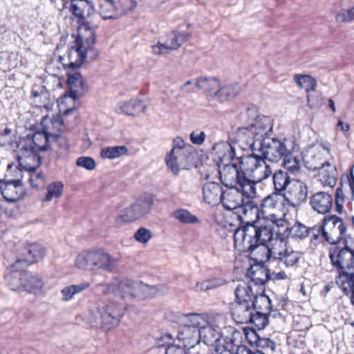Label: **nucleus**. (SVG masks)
Returning <instances> with one entry per match:
<instances>
[{
	"label": "nucleus",
	"mask_w": 354,
	"mask_h": 354,
	"mask_svg": "<svg viewBox=\"0 0 354 354\" xmlns=\"http://www.w3.org/2000/svg\"><path fill=\"white\" fill-rule=\"evenodd\" d=\"M233 236L234 247L241 252H249L257 261L273 258L286 267H292L301 257V253L288 246L283 238H273L272 226L259 225L254 221H248L245 225L237 227Z\"/></svg>",
	"instance_id": "obj_1"
},
{
	"label": "nucleus",
	"mask_w": 354,
	"mask_h": 354,
	"mask_svg": "<svg viewBox=\"0 0 354 354\" xmlns=\"http://www.w3.org/2000/svg\"><path fill=\"white\" fill-rule=\"evenodd\" d=\"M45 255V248L37 243L15 244L7 250L3 264L6 271L5 279L10 288L30 293L41 290L44 284L41 277L25 269L42 260Z\"/></svg>",
	"instance_id": "obj_2"
},
{
	"label": "nucleus",
	"mask_w": 354,
	"mask_h": 354,
	"mask_svg": "<svg viewBox=\"0 0 354 354\" xmlns=\"http://www.w3.org/2000/svg\"><path fill=\"white\" fill-rule=\"evenodd\" d=\"M221 179L227 187L239 185L248 197L257 195L256 185L268 178L272 169L263 158L255 153L246 156L238 162L219 164Z\"/></svg>",
	"instance_id": "obj_3"
},
{
	"label": "nucleus",
	"mask_w": 354,
	"mask_h": 354,
	"mask_svg": "<svg viewBox=\"0 0 354 354\" xmlns=\"http://www.w3.org/2000/svg\"><path fill=\"white\" fill-rule=\"evenodd\" d=\"M69 10L77 19V35L72 34L75 38L71 47L69 59L71 62L68 68H80L85 62L88 53H92L93 58L98 56L94 45L96 41V34L93 27L85 21V17H89L94 12V5L88 0H70Z\"/></svg>",
	"instance_id": "obj_4"
},
{
	"label": "nucleus",
	"mask_w": 354,
	"mask_h": 354,
	"mask_svg": "<svg viewBox=\"0 0 354 354\" xmlns=\"http://www.w3.org/2000/svg\"><path fill=\"white\" fill-rule=\"evenodd\" d=\"M234 293L236 302L231 311L233 319L238 324H250L258 330L264 329L269 324L270 298L254 293L245 282L237 286Z\"/></svg>",
	"instance_id": "obj_5"
},
{
	"label": "nucleus",
	"mask_w": 354,
	"mask_h": 354,
	"mask_svg": "<svg viewBox=\"0 0 354 354\" xmlns=\"http://www.w3.org/2000/svg\"><path fill=\"white\" fill-rule=\"evenodd\" d=\"M239 189V185L230 187L223 192L221 203L227 210H236L239 219L243 221V216L252 218L259 216V209L257 204Z\"/></svg>",
	"instance_id": "obj_6"
},
{
	"label": "nucleus",
	"mask_w": 354,
	"mask_h": 354,
	"mask_svg": "<svg viewBox=\"0 0 354 354\" xmlns=\"http://www.w3.org/2000/svg\"><path fill=\"white\" fill-rule=\"evenodd\" d=\"M115 264L116 260L103 250L83 251L75 259V266L85 270L103 269L111 272Z\"/></svg>",
	"instance_id": "obj_7"
},
{
	"label": "nucleus",
	"mask_w": 354,
	"mask_h": 354,
	"mask_svg": "<svg viewBox=\"0 0 354 354\" xmlns=\"http://www.w3.org/2000/svg\"><path fill=\"white\" fill-rule=\"evenodd\" d=\"M178 321L180 326L177 338L183 342L184 346L193 347L198 344V328L206 323L205 316L197 313L183 314Z\"/></svg>",
	"instance_id": "obj_8"
},
{
	"label": "nucleus",
	"mask_w": 354,
	"mask_h": 354,
	"mask_svg": "<svg viewBox=\"0 0 354 354\" xmlns=\"http://www.w3.org/2000/svg\"><path fill=\"white\" fill-rule=\"evenodd\" d=\"M295 144L293 141L283 138L278 139L274 138H268L259 145V150L261 155H259L263 161L266 160L278 162L289 153H292L295 151Z\"/></svg>",
	"instance_id": "obj_9"
},
{
	"label": "nucleus",
	"mask_w": 354,
	"mask_h": 354,
	"mask_svg": "<svg viewBox=\"0 0 354 354\" xmlns=\"http://www.w3.org/2000/svg\"><path fill=\"white\" fill-rule=\"evenodd\" d=\"M88 90V86L85 79L80 73L73 74L68 73V100L73 102V107H68V118L73 117L74 121L71 127L77 126L80 122V118L77 114L73 115L74 110L78 109L81 104V98L84 97Z\"/></svg>",
	"instance_id": "obj_10"
},
{
	"label": "nucleus",
	"mask_w": 354,
	"mask_h": 354,
	"mask_svg": "<svg viewBox=\"0 0 354 354\" xmlns=\"http://www.w3.org/2000/svg\"><path fill=\"white\" fill-rule=\"evenodd\" d=\"M329 258L333 266L339 271V277H344L347 280V277L354 273V251L348 246H331Z\"/></svg>",
	"instance_id": "obj_11"
},
{
	"label": "nucleus",
	"mask_w": 354,
	"mask_h": 354,
	"mask_svg": "<svg viewBox=\"0 0 354 354\" xmlns=\"http://www.w3.org/2000/svg\"><path fill=\"white\" fill-rule=\"evenodd\" d=\"M125 306L118 301H110L100 307L94 315L96 326H100L105 330L117 326L124 313Z\"/></svg>",
	"instance_id": "obj_12"
},
{
	"label": "nucleus",
	"mask_w": 354,
	"mask_h": 354,
	"mask_svg": "<svg viewBox=\"0 0 354 354\" xmlns=\"http://www.w3.org/2000/svg\"><path fill=\"white\" fill-rule=\"evenodd\" d=\"M241 118L248 122L257 141L262 142L269 138L268 136L273 128V120L271 117L257 115L254 108H248L241 113Z\"/></svg>",
	"instance_id": "obj_13"
},
{
	"label": "nucleus",
	"mask_w": 354,
	"mask_h": 354,
	"mask_svg": "<svg viewBox=\"0 0 354 354\" xmlns=\"http://www.w3.org/2000/svg\"><path fill=\"white\" fill-rule=\"evenodd\" d=\"M66 97V91H65L57 98V102L59 106V113L54 115L52 118L48 115L43 117L40 126L43 127L51 136L52 140L58 142L59 138L62 136L66 130V124L64 122V115H66V107H65V99Z\"/></svg>",
	"instance_id": "obj_14"
},
{
	"label": "nucleus",
	"mask_w": 354,
	"mask_h": 354,
	"mask_svg": "<svg viewBox=\"0 0 354 354\" xmlns=\"http://www.w3.org/2000/svg\"><path fill=\"white\" fill-rule=\"evenodd\" d=\"M154 204L150 196H143L135 200L131 206L122 211L116 218L118 224L132 222L150 213Z\"/></svg>",
	"instance_id": "obj_15"
},
{
	"label": "nucleus",
	"mask_w": 354,
	"mask_h": 354,
	"mask_svg": "<svg viewBox=\"0 0 354 354\" xmlns=\"http://www.w3.org/2000/svg\"><path fill=\"white\" fill-rule=\"evenodd\" d=\"M319 227L326 241L333 245L343 238L346 239V225L341 218L335 215L325 216L323 225Z\"/></svg>",
	"instance_id": "obj_16"
},
{
	"label": "nucleus",
	"mask_w": 354,
	"mask_h": 354,
	"mask_svg": "<svg viewBox=\"0 0 354 354\" xmlns=\"http://www.w3.org/2000/svg\"><path fill=\"white\" fill-rule=\"evenodd\" d=\"M138 281L129 279H115L110 284L101 285L104 294L113 292L115 296L122 298L136 297L139 293L137 288Z\"/></svg>",
	"instance_id": "obj_17"
},
{
	"label": "nucleus",
	"mask_w": 354,
	"mask_h": 354,
	"mask_svg": "<svg viewBox=\"0 0 354 354\" xmlns=\"http://www.w3.org/2000/svg\"><path fill=\"white\" fill-rule=\"evenodd\" d=\"M229 140L236 145L238 149L241 150L242 153L248 149H251L252 152L258 151L259 145L261 144L254 138V134L250 127H239L234 133L230 136Z\"/></svg>",
	"instance_id": "obj_18"
},
{
	"label": "nucleus",
	"mask_w": 354,
	"mask_h": 354,
	"mask_svg": "<svg viewBox=\"0 0 354 354\" xmlns=\"http://www.w3.org/2000/svg\"><path fill=\"white\" fill-rule=\"evenodd\" d=\"M330 149L322 145L308 149L302 157L305 167L312 171L320 169L328 162L326 156L329 155Z\"/></svg>",
	"instance_id": "obj_19"
},
{
	"label": "nucleus",
	"mask_w": 354,
	"mask_h": 354,
	"mask_svg": "<svg viewBox=\"0 0 354 354\" xmlns=\"http://www.w3.org/2000/svg\"><path fill=\"white\" fill-rule=\"evenodd\" d=\"M282 196L289 205L297 207L306 201L308 187L304 182L293 180Z\"/></svg>",
	"instance_id": "obj_20"
},
{
	"label": "nucleus",
	"mask_w": 354,
	"mask_h": 354,
	"mask_svg": "<svg viewBox=\"0 0 354 354\" xmlns=\"http://www.w3.org/2000/svg\"><path fill=\"white\" fill-rule=\"evenodd\" d=\"M38 152L34 150L30 145H24L19 143L17 155L19 167L27 171L37 169L41 164V158Z\"/></svg>",
	"instance_id": "obj_21"
},
{
	"label": "nucleus",
	"mask_w": 354,
	"mask_h": 354,
	"mask_svg": "<svg viewBox=\"0 0 354 354\" xmlns=\"http://www.w3.org/2000/svg\"><path fill=\"white\" fill-rule=\"evenodd\" d=\"M214 148L218 149L216 153L220 163L238 162L241 160V158H245L247 156L242 153L241 150L238 149L236 145L231 141L217 144Z\"/></svg>",
	"instance_id": "obj_22"
},
{
	"label": "nucleus",
	"mask_w": 354,
	"mask_h": 354,
	"mask_svg": "<svg viewBox=\"0 0 354 354\" xmlns=\"http://www.w3.org/2000/svg\"><path fill=\"white\" fill-rule=\"evenodd\" d=\"M310 205L315 212L318 214H326L330 212L332 209L333 198L328 192H317L311 196Z\"/></svg>",
	"instance_id": "obj_23"
},
{
	"label": "nucleus",
	"mask_w": 354,
	"mask_h": 354,
	"mask_svg": "<svg viewBox=\"0 0 354 354\" xmlns=\"http://www.w3.org/2000/svg\"><path fill=\"white\" fill-rule=\"evenodd\" d=\"M51 139V136L44 128L40 126L39 129L36 131L30 138L24 139L20 143L24 145H30L34 150L41 151L48 149Z\"/></svg>",
	"instance_id": "obj_24"
},
{
	"label": "nucleus",
	"mask_w": 354,
	"mask_h": 354,
	"mask_svg": "<svg viewBox=\"0 0 354 354\" xmlns=\"http://www.w3.org/2000/svg\"><path fill=\"white\" fill-rule=\"evenodd\" d=\"M0 190L3 198L10 202L18 201L22 194V183L20 179L5 181Z\"/></svg>",
	"instance_id": "obj_25"
},
{
	"label": "nucleus",
	"mask_w": 354,
	"mask_h": 354,
	"mask_svg": "<svg viewBox=\"0 0 354 354\" xmlns=\"http://www.w3.org/2000/svg\"><path fill=\"white\" fill-rule=\"evenodd\" d=\"M220 81L215 77H199L196 80V87L202 90L210 99L216 100Z\"/></svg>",
	"instance_id": "obj_26"
},
{
	"label": "nucleus",
	"mask_w": 354,
	"mask_h": 354,
	"mask_svg": "<svg viewBox=\"0 0 354 354\" xmlns=\"http://www.w3.org/2000/svg\"><path fill=\"white\" fill-rule=\"evenodd\" d=\"M224 190L218 183L207 182L203 187V197L209 205H216L221 201Z\"/></svg>",
	"instance_id": "obj_27"
},
{
	"label": "nucleus",
	"mask_w": 354,
	"mask_h": 354,
	"mask_svg": "<svg viewBox=\"0 0 354 354\" xmlns=\"http://www.w3.org/2000/svg\"><path fill=\"white\" fill-rule=\"evenodd\" d=\"M293 180L290 178L288 171L282 169L274 171L272 174L274 194L282 196Z\"/></svg>",
	"instance_id": "obj_28"
},
{
	"label": "nucleus",
	"mask_w": 354,
	"mask_h": 354,
	"mask_svg": "<svg viewBox=\"0 0 354 354\" xmlns=\"http://www.w3.org/2000/svg\"><path fill=\"white\" fill-rule=\"evenodd\" d=\"M221 332L209 325L206 320L205 324H201L198 328V339L206 345L212 346L221 337Z\"/></svg>",
	"instance_id": "obj_29"
},
{
	"label": "nucleus",
	"mask_w": 354,
	"mask_h": 354,
	"mask_svg": "<svg viewBox=\"0 0 354 354\" xmlns=\"http://www.w3.org/2000/svg\"><path fill=\"white\" fill-rule=\"evenodd\" d=\"M287 231L288 235L292 238L303 239L308 235L313 234L316 239L317 234L320 233V227L309 228L299 222H296L292 226L287 227Z\"/></svg>",
	"instance_id": "obj_30"
},
{
	"label": "nucleus",
	"mask_w": 354,
	"mask_h": 354,
	"mask_svg": "<svg viewBox=\"0 0 354 354\" xmlns=\"http://www.w3.org/2000/svg\"><path fill=\"white\" fill-rule=\"evenodd\" d=\"M337 171L335 165L328 162L319 169V177L324 187H333L337 180Z\"/></svg>",
	"instance_id": "obj_31"
},
{
	"label": "nucleus",
	"mask_w": 354,
	"mask_h": 354,
	"mask_svg": "<svg viewBox=\"0 0 354 354\" xmlns=\"http://www.w3.org/2000/svg\"><path fill=\"white\" fill-rule=\"evenodd\" d=\"M145 109V106L142 101L138 99H132L129 101L119 103L116 107V111L128 115H135Z\"/></svg>",
	"instance_id": "obj_32"
},
{
	"label": "nucleus",
	"mask_w": 354,
	"mask_h": 354,
	"mask_svg": "<svg viewBox=\"0 0 354 354\" xmlns=\"http://www.w3.org/2000/svg\"><path fill=\"white\" fill-rule=\"evenodd\" d=\"M241 88L237 83L228 84L225 86L219 84L216 101L224 102L236 97L240 93Z\"/></svg>",
	"instance_id": "obj_33"
},
{
	"label": "nucleus",
	"mask_w": 354,
	"mask_h": 354,
	"mask_svg": "<svg viewBox=\"0 0 354 354\" xmlns=\"http://www.w3.org/2000/svg\"><path fill=\"white\" fill-rule=\"evenodd\" d=\"M137 288L139 292L137 296H142L146 298L162 295L167 291V288L165 285L149 286L141 281H138Z\"/></svg>",
	"instance_id": "obj_34"
},
{
	"label": "nucleus",
	"mask_w": 354,
	"mask_h": 354,
	"mask_svg": "<svg viewBox=\"0 0 354 354\" xmlns=\"http://www.w3.org/2000/svg\"><path fill=\"white\" fill-rule=\"evenodd\" d=\"M64 184L61 181L50 183L46 187V193L41 198L42 202H50L59 198L64 192Z\"/></svg>",
	"instance_id": "obj_35"
},
{
	"label": "nucleus",
	"mask_w": 354,
	"mask_h": 354,
	"mask_svg": "<svg viewBox=\"0 0 354 354\" xmlns=\"http://www.w3.org/2000/svg\"><path fill=\"white\" fill-rule=\"evenodd\" d=\"M277 196V195L273 193L271 195L267 196L262 200L260 207H259V216H254L256 218L259 219L261 217L265 218L272 215L269 212L270 210L274 209L277 205V201L275 199Z\"/></svg>",
	"instance_id": "obj_36"
},
{
	"label": "nucleus",
	"mask_w": 354,
	"mask_h": 354,
	"mask_svg": "<svg viewBox=\"0 0 354 354\" xmlns=\"http://www.w3.org/2000/svg\"><path fill=\"white\" fill-rule=\"evenodd\" d=\"M270 279V270L263 267H259L257 268V270L253 273L251 280L245 283L250 285L251 290L253 291V286H263L266 282Z\"/></svg>",
	"instance_id": "obj_37"
},
{
	"label": "nucleus",
	"mask_w": 354,
	"mask_h": 354,
	"mask_svg": "<svg viewBox=\"0 0 354 354\" xmlns=\"http://www.w3.org/2000/svg\"><path fill=\"white\" fill-rule=\"evenodd\" d=\"M189 37L190 34L187 32L178 33L176 31H174L168 35L166 44L169 50H176L178 49L182 44L185 42Z\"/></svg>",
	"instance_id": "obj_38"
},
{
	"label": "nucleus",
	"mask_w": 354,
	"mask_h": 354,
	"mask_svg": "<svg viewBox=\"0 0 354 354\" xmlns=\"http://www.w3.org/2000/svg\"><path fill=\"white\" fill-rule=\"evenodd\" d=\"M99 14L103 19H115L118 17L113 0H101L99 4Z\"/></svg>",
	"instance_id": "obj_39"
},
{
	"label": "nucleus",
	"mask_w": 354,
	"mask_h": 354,
	"mask_svg": "<svg viewBox=\"0 0 354 354\" xmlns=\"http://www.w3.org/2000/svg\"><path fill=\"white\" fill-rule=\"evenodd\" d=\"M173 216L175 219L185 225L201 223L199 218L196 215L192 214L189 210L183 208L176 210L173 214Z\"/></svg>",
	"instance_id": "obj_40"
},
{
	"label": "nucleus",
	"mask_w": 354,
	"mask_h": 354,
	"mask_svg": "<svg viewBox=\"0 0 354 354\" xmlns=\"http://www.w3.org/2000/svg\"><path fill=\"white\" fill-rule=\"evenodd\" d=\"M128 149L125 146L106 147L101 149L100 156L104 159H115L127 154Z\"/></svg>",
	"instance_id": "obj_41"
},
{
	"label": "nucleus",
	"mask_w": 354,
	"mask_h": 354,
	"mask_svg": "<svg viewBox=\"0 0 354 354\" xmlns=\"http://www.w3.org/2000/svg\"><path fill=\"white\" fill-rule=\"evenodd\" d=\"M29 173L28 182L33 188L40 189L46 185V176L44 172L37 169L28 171Z\"/></svg>",
	"instance_id": "obj_42"
},
{
	"label": "nucleus",
	"mask_w": 354,
	"mask_h": 354,
	"mask_svg": "<svg viewBox=\"0 0 354 354\" xmlns=\"http://www.w3.org/2000/svg\"><path fill=\"white\" fill-rule=\"evenodd\" d=\"M293 80L301 88H304L307 93L315 89L317 82L315 78L306 75H295Z\"/></svg>",
	"instance_id": "obj_43"
},
{
	"label": "nucleus",
	"mask_w": 354,
	"mask_h": 354,
	"mask_svg": "<svg viewBox=\"0 0 354 354\" xmlns=\"http://www.w3.org/2000/svg\"><path fill=\"white\" fill-rule=\"evenodd\" d=\"M283 166L287 171L292 174L299 172L301 167L300 160L298 157L293 156L292 153L284 156L282 158Z\"/></svg>",
	"instance_id": "obj_44"
},
{
	"label": "nucleus",
	"mask_w": 354,
	"mask_h": 354,
	"mask_svg": "<svg viewBox=\"0 0 354 354\" xmlns=\"http://www.w3.org/2000/svg\"><path fill=\"white\" fill-rule=\"evenodd\" d=\"M277 347L275 342L268 337H261L257 346V352L273 354Z\"/></svg>",
	"instance_id": "obj_45"
},
{
	"label": "nucleus",
	"mask_w": 354,
	"mask_h": 354,
	"mask_svg": "<svg viewBox=\"0 0 354 354\" xmlns=\"http://www.w3.org/2000/svg\"><path fill=\"white\" fill-rule=\"evenodd\" d=\"M183 154L174 153L171 155V151L169 154L166 157L167 166L171 170L174 174L177 175L179 172L178 165L183 159Z\"/></svg>",
	"instance_id": "obj_46"
},
{
	"label": "nucleus",
	"mask_w": 354,
	"mask_h": 354,
	"mask_svg": "<svg viewBox=\"0 0 354 354\" xmlns=\"http://www.w3.org/2000/svg\"><path fill=\"white\" fill-rule=\"evenodd\" d=\"M225 342L226 345H217L212 354H234V339L232 337H227Z\"/></svg>",
	"instance_id": "obj_47"
},
{
	"label": "nucleus",
	"mask_w": 354,
	"mask_h": 354,
	"mask_svg": "<svg viewBox=\"0 0 354 354\" xmlns=\"http://www.w3.org/2000/svg\"><path fill=\"white\" fill-rule=\"evenodd\" d=\"M224 284L222 279H213L209 280L198 282L196 285L197 290L206 291L216 288Z\"/></svg>",
	"instance_id": "obj_48"
},
{
	"label": "nucleus",
	"mask_w": 354,
	"mask_h": 354,
	"mask_svg": "<svg viewBox=\"0 0 354 354\" xmlns=\"http://www.w3.org/2000/svg\"><path fill=\"white\" fill-rule=\"evenodd\" d=\"M346 201L344 185L341 184L336 189L335 204L336 212L341 214L343 212L344 203Z\"/></svg>",
	"instance_id": "obj_49"
},
{
	"label": "nucleus",
	"mask_w": 354,
	"mask_h": 354,
	"mask_svg": "<svg viewBox=\"0 0 354 354\" xmlns=\"http://www.w3.org/2000/svg\"><path fill=\"white\" fill-rule=\"evenodd\" d=\"M342 289L345 295L350 296L351 303L354 306V273L347 277V280L342 281Z\"/></svg>",
	"instance_id": "obj_50"
},
{
	"label": "nucleus",
	"mask_w": 354,
	"mask_h": 354,
	"mask_svg": "<svg viewBox=\"0 0 354 354\" xmlns=\"http://www.w3.org/2000/svg\"><path fill=\"white\" fill-rule=\"evenodd\" d=\"M76 165L87 170H93L96 167L95 160L88 156H81L78 158L76 161Z\"/></svg>",
	"instance_id": "obj_51"
},
{
	"label": "nucleus",
	"mask_w": 354,
	"mask_h": 354,
	"mask_svg": "<svg viewBox=\"0 0 354 354\" xmlns=\"http://www.w3.org/2000/svg\"><path fill=\"white\" fill-rule=\"evenodd\" d=\"M89 286L90 283L88 282H82L77 285L68 286V300L72 299L75 295L86 290Z\"/></svg>",
	"instance_id": "obj_52"
},
{
	"label": "nucleus",
	"mask_w": 354,
	"mask_h": 354,
	"mask_svg": "<svg viewBox=\"0 0 354 354\" xmlns=\"http://www.w3.org/2000/svg\"><path fill=\"white\" fill-rule=\"evenodd\" d=\"M134 239L140 243H147L151 237V232L150 230L140 227L134 234Z\"/></svg>",
	"instance_id": "obj_53"
},
{
	"label": "nucleus",
	"mask_w": 354,
	"mask_h": 354,
	"mask_svg": "<svg viewBox=\"0 0 354 354\" xmlns=\"http://www.w3.org/2000/svg\"><path fill=\"white\" fill-rule=\"evenodd\" d=\"M338 21L349 22L354 20V10L353 7L348 10H341L336 16Z\"/></svg>",
	"instance_id": "obj_54"
},
{
	"label": "nucleus",
	"mask_w": 354,
	"mask_h": 354,
	"mask_svg": "<svg viewBox=\"0 0 354 354\" xmlns=\"http://www.w3.org/2000/svg\"><path fill=\"white\" fill-rule=\"evenodd\" d=\"M348 183L344 186L346 201L350 202L354 198V176L351 173V178L348 180Z\"/></svg>",
	"instance_id": "obj_55"
},
{
	"label": "nucleus",
	"mask_w": 354,
	"mask_h": 354,
	"mask_svg": "<svg viewBox=\"0 0 354 354\" xmlns=\"http://www.w3.org/2000/svg\"><path fill=\"white\" fill-rule=\"evenodd\" d=\"M308 105L311 109L317 108L322 104V98L317 93L308 94L307 96Z\"/></svg>",
	"instance_id": "obj_56"
},
{
	"label": "nucleus",
	"mask_w": 354,
	"mask_h": 354,
	"mask_svg": "<svg viewBox=\"0 0 354 354\" xmlns=\"http://www.w3.org/2000/svg\"><path fill=\"white\" fill-rule=\"evenodd\" d=\"M186 346L176 344H169L165 349V354H187Z\"/></svg>",
	"instance_id": "obj_57"
},
{
	"label": "nucleus",
	"mask_w": 354,
	"mask_h": 354,
	"mask_svg": "<svg viewBox=\"0 0 354 354\" xmlns=\"http://www.w3.org/2000/svg\"><path fill=\"white\" fill-rule=\"evenodd\" d=\"M173 145L174 147L171 150V155H173L174 153H180L184 155L183 148L185 146V142L182 138H180V137L174 138L173 140Z\"/></svg>",
	"instance_id": "obj_58"
},
{
	"label": "nucleus",
	"mask_w": 354,
	"mask_h": 354,
	"mask_svg": "<svg viewBox=\"0 0 354 354\" xmlns=\"http://www.w3.org/2000/svg\"><path fill=\"white\" fill-rule=\"evenodd\" d=\"M206 135L204 131L200 133L192 132L190 134V140L194 145H202L205 139Z\"/></svg>",
	"instance_id": "obj_59"
},
{
	"label": "nucleus",
	"mask_w": 354,
	"mask_h": 354,
	"mask_svg": "<svg viewBox=\"0 0 354 354\" xmlns=\"http://www.w3.org/2000/svg\"><path fill=\"white\" fill-rule=\"evenodd\" d=\"M245 337L250 345H254L255 346H257L261 338L254 329H251L249 332H245Z\"/></svg>",
	"instance_id": "obj_60"
},
{
	"label": "nucleus",
	"mask_w": 354,
	"mask_h": 354,
	"mask_svg": "<svg viewBox=\"0 0 354 354\" xmlns=\"http://www.w3.org/2000/svg\"><path fill=\"white\" fill-rule=\"evenodd\" d=\"M196 82L188 80L181 87L180 91L183 94H188L196 91Z\"/></svg>",
	"instance_id": "obj_61"
},
{
	"label": "nucleus",
	"mask_w": 354,
	"mask_h": 354,
	"mask_svg": "<svg viewBox=\"0 0 354 354\" xmlns=\"http://www.w3.org/2000/svg\"><path fill=\"white\" fill-rule=\"evenodd\" d=\"M236 354H265L263 353L257 352L256 349H251L245 345L238 346L236 349Z\"/></svg>",
	"instance_id": "obj_62"
},
{
	"label": "nucleus",
	"mask_w": 354,
	"mask_h": 354,
	"mask_svg": "<svg viewBox=\"0 0 354 354\" xmlns=\"http://www.w3.org/2000/svg\"><path fill=\"white\" fill-rule=\"evenodd\" d=\"M153 52L156 55L165 54L168 53L169 49L168 48L166 43L160 44L158 43L157 45H154L152 46Z\"/></svg>",
	"instance_id": "obj_63"
},
{
	"label": "nucleus",
	"mask_w": 354,
	"mask_h": 354,
	"mask_svg": "<svg viewBox=\"0 0 354 354\" xmlns=\"http://www.w3.org/2000/svg\"><path fill=\"white\" fill-rule=\"evenodd\" d=\"M171 335H165L164 336L161 337V338H160L159 339H158L157 341V345L158 347H163V346H168L167 344H166V343L164 342V340L165 339H171Z\"/></svg>",
	"instance_id": "obj_64"
}]
</instances>
